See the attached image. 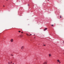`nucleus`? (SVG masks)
<instances>
[{
    "label": "nucleus",
    "instance_id": "f257e3e1",
    "mask_svg": "<svg viewBox=\"0 0 64 64\" xmlns=\"http://www.w3.org/2000/svg\"><path fill=\"white\" fill-rule=\"evenodd\" d=\"M47 29V28H45L44 30V31H46V30Z\"/></svg>",
    "mask_w": 64,
    "mask_h": 64
},
{
    "label": "nucleus",
    "instance_id": "f03ea898",
    "mask_svg": "<svg viewBox=\"0 0 64 64\" xmlns=\"http://www.w3.org/2000/svg\"><path fill=\"white\" fill-rule=\"evenodd\" d=\"M24 48V46H22V47H21L22 49H23Z\"/></svg>",
    "mask_w": 64,
    "mask_h": 64
},
{
    "label": "nucleus",
    "instance_id": "7ed1b4c3",
    "mask_svg": "<svg viewBox=\"0 0 64 64\" xmlns=\"http://www.w3.org/2000/svg\"><path fill=\"white\" fill-rule=\"evenodd\" d=\"M11 41L12 42L13 41V40L12 39H11Z\"/></svg>",
    "mask_w": 64,
    "mask_h": 64
},
{
    "label": "nucleus",
    "instance_id": "20e7f679",
    "mask_svg": "<svg viewBox=\"0 0 64 64\" xmlns=\"http://www.w3.org/2000/svg\"><path fill=\"white\" fill-rule=\"evenodd\" d=\"M47 63L46 62H45L43 63V64H47Z\"/></svg>",
    "mask_w": 64,
    "mask_h": 64
},
{
    "label": "nucleus",
    "instance_id": "39448f33",
    "mask_svg": "<svg viewBox=\"0 0 64 64\" xmlns=\"http://www.w3.org/2000/svg\"><path fill=\"white\" fill-rule=\"evenodd\" d=\"M57 61H58V62H60V60H57Z\"/></svg>",
    "mask_w": 64,
    "mask_h": 64
},
{
    "label": "nucleus",
    "instance_id": "423d86ee",
    "mask_svg": "<svg viewBox=\"0 0 64 64\" xmlns=\"http://www.w3.org/2000/svg\"><path fill=\"white\" fill-rule=\"evenodd\" d=\"M49 56H50H50H51V55L50 54H49Z\"/></svg>",
    "mask_w": 64,
    "mask_h": 64
},
{
    "label": "nucleus",
    "instance_id": "0eeeda50",
    "mask_svg": "<svg viewBox=\"0 0 64 64\" xmlns=\"http://www.w3.org/2000/svg\"><path fill=\"white\" fill-rule=\"evenodd\" d=\"M53 24H52V25H51V26H53Z\"/></svg>",
    "mask_w": 64,
    "mask_h": 64
},
{
    "label": "nucleus",
    "instance_id": "6e6552de",
    "mask_svg": "<svg viewBox=\"0 0 64 64\" xmlns=\"http://www.w3.org/2000/svg\"><path fill=\"white\" fill-rule=\"evenodd\" d=\"M46 45H45V44H44V46H46Z\"/></svg>",
    "mask_w": 64,
    "mask_h": 64
},
{
    "label": "nucleus",
    "instance_id": "1a4fd4ad",
    "mask_svg": "<svg viewBox=\"0 0 64 64\" xmlns=\"http://www.w3.org/2000/svg\"><path fill=\"white\" fill-rule=\"evenodd\" d=\"M18 32H21V31H18Z\"/></svg>",
    "mask_w": 64,
    "mask_h": 64
},
{
    "label": "nucleus",
    "instance_id": "9d476101",
    "mask_svg": "<svg viewBox=\"0 0 64 64\" xmlns=\"http://www.w3.org/2000/svg\"><path fill=\"white\" fill-rule=\"evenodd\" d=\"M28 6H29V4H28Z\"/></svg>",
    "mask_w": 64,
    "mask_h": 64
},
{
    "label": "nucleus",
    "instance_id": "9b49d317",
    "mask_svg": "<svg viewBox=\"0 0 64 64\" xmlns=\"http://www.w3.org/2000/svg\"><path fill=\"white\" fill-rule=\"evenodd\" d=\"M60 18H61V16H60Z\"/></svg>",
    "mask_w": 64,
    "mask_h": 64
},
{
    "label": "nucleus",
    "instance_id": "f8f14e48",
    "mask_svg": "<svg viewBox=\"0 0 64 64\" xmlns=\"http://www.w3.org/2000/svg\"><path fill=\"white\" fill-rule=\"evenodd\" d=\"M8 64H10V62H8Z\"/></svg>",
    "mask_w": 64,
    "mask_h": 64
},
{
    "label": "nucleus",
    "instance_id": "ddd939ff",
    "mask_svg": "<svg viewBox=\"0 0 64 64\" xmlns=\"http://www.w3.org/2000/svg\"><path fill=\"white\" fill-rule=\"evenodd\" d=\"M30 35H32V34H30Z\"/></svg>",
    "mask_w": 64,
    "mask_h": 64
},
{
    "label": "nucleus",
    "instance_id": "4468645a",
    "mask_svg": "<svg viewBox=\"0 0 64 64\" xmlns=\"http://www.w3.org/2000/svg\"><path fill=\"white\" fill-rule=\"evenodd\" d=\"M3 7H5V6H3Z\"/></svg>",
    "mask_w": 64,
    "mask_h": 64
},
{
    "label": "nucleus",
    "instance_id": "2eb2a0df",
    "mask_svg": "<svg viewBox=\"0 0 64 64\" xmlns=\"http://www.w3.org/2000/svg\"><path fill=\"white\" fill-rule=\"evenodd\" d=\"M11 63H12V62H11Z\"/></svg>",
    "mask_w": 64,
    "mask_h": 64
},
{
    "label": "nucleus",
    "instance_id": "dca6fc26",
    "mask_svg": "<svg viewBox=\"0 0 64 64\" xmlns=\"http://www.w3.org/2000/svg\"><path fill=\"white\" fill-rule=\"evenodd\" d=\"M59 63H61V62H59Z\"/></svg>",
    "mask_w": 64,
    "mask_h": 64
},
{
    "label": "nucleus",
    "instance_id": "f3484780",
    "mask_svg": "<svg viewBox=\"0 0 64 64\" xmlns=\"http://www.w3.org/2000/svg\"><path fill=\"white\" fill-rule=\"evenodd\" d=\"M22 33H23V32H22Z\"/></svg>",
    "mask_w": 64,
    "mask_h": 64
},
{
    "label": "nucleus",
    "instance_id": "a211bd4d",
    "mask_svg": "<svg viewBox=\"0 0 64 64\" xmlns=\"http://www.w3.org/2000/svg\"><path fill=\"white\" fill-rule=\"evenodd\" d=\"M63 43H64V41L63 42Z\"/></svg>",
    "mask_w": 64,
    "mask_h": 64
},
{
    "label": "nucleus",
    "instance_id": "6ab92c4d",
    "mask_svg": "<svg viewBox=\"0 0 64 64\" xmlns=\"http://www.w3.org/2000/svg\"><path fill=\"white\" fill-rule=\"evenodd\" d=\"M48 0V1H49V0Z\"/></svg>",
    "mask_w": 64,
    "mask_h": 64
},
{
    "label": "nucleus",
    "instance_id": "aec40b11",
    "mask_svg": "<svg viewBox=\"0 0 64 64\" xmlns=\"http://www.w3.org/2000/svg\"><path fill=\"white\" fill-rule=\"evenodd\" d=\"M7 1H8V0H6Z\"/></svg>",
    "mask_w": 64,
    "mask_h": 64
},
{
    "label": "nucleus",
    "instance_id": "412c9836",
    "mask_svg": "<svg viewBox=\"0 0 64 64\" xmlns=\"http://www.w3.org/2000/svg\"><path fill=\"white\" fill-rule=\"evenodd\" d=\"M13 64H14L13 63Z\"/></svg>",
    "mask_w": 64,
    "mask_h": 64
},
{
    "label": "nucleus",
    "instance_id": "4be33fe9",
    "mask_svg": "<svg viewBox=\"0 0 64 64\" xmlns=\"http://www.w3.org/2000/svg\"><path fill=\"white\" fill-rule=\"evenodd\" d=\"M12 56H13V55H12Z\"/></svg>",
    "mask_w": 64,
    "mask_h": 64
},
{
    "label": "nucleus",
    "instance_id": "5701e85b",
    "mask_svg": "<svg viewBox=\"0 0 64 64\" xmlns=\"http://www.w3.org/2000/svg\"><path fill=\"white\" fill-rule=\"evenodd\" d=\"M34 35H35V34H34Z\"/></svg>",
    "mask_w": 64,
    "mask_h": 64
}]
</instances>
